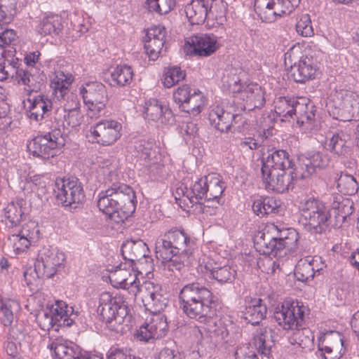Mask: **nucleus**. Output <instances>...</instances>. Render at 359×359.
I'll list each match as a JSON object with an SVG mask.
<instances>
[{
  "label": "nucleus",
  "mask_w": 359,
  "mask_h": 359,
  "mask_svg": "<svg viewBox=\"0 0 359 359\" xmlns=\"http://www.w3.org/2000/svg\"><path fill=\"white\" fill-rule=\"evenodd\" d=\"M24 203L23 200L12 201L4 208L6 224L8 228L16 227L20 224L25 216L23 209Z\"/></svg>",
  "instance_id": "32"
},
{
  "label": "nucleus",
  "mask_w": 359,
  "mask_h": 359,
  "mask_svg": "<svg viewBox=\"0 0 359 359\" xmlns=\"http://www.w3.org/2000/svg\"><path fill=\"white\" fill-rule=\"evenodd\" d=\"M273 229L276 231L279 238L278 244H271V255L274 257H283L286 255L285 249L292 245L297 241V234L294 229H289L284 224H276L271 223V234Z\"/></svg>",
  "instance_id": "16"
},
{
  "label": "nucleus",
  "mask_w": 359,
  "mask_h": 359,
  "mask_svg": "<svg viewBox=\"0 0 359 359\" xmlns=\"http://www.w3.org/2000/svg\"><path fill=\"white\" fill-rule=\"evenodd\" d=\"M255 345L257 346L259 356L255 355L253 358L269 359V348L266 346V336L262 332L255 339Z\"/></svg>",
  "instance_id": "64"
},
{
  "label": "nucleus",
  "mask_w": 359,
  "mask_h": 359,
  "mask_svg": "<svg viewBox=\"0 0 359 359\" xmlns=\"http://www.w3.org/2000/svg\"><path fill=\"white\" fill-rule=\"evenodd\" d=\"M59 100H62V106L55 110L54 119L56 122L59 123L60 121H62L64 112L80 110V102L76 95L69 93L65 95V98Z\"/></svg>",
  "instance_id": "40"
},
{
  "label": "nucleus",
  "mask_w": 359,
  "mask_h": 359,
  "mask_svg": "<svg viewBox=\"0 0 359 359\" xmlns=\"http://www.w3.org/2000/svg\"><path fill=\"white\" fill-rule=\"evenodd\" d=\"M217 37L213 34H200L187 39L184 46L186 55L208 57L218 48Z\"/></svg>",
  "instance_id": "13"
},
{
  "label": "nucleus",
  "mask_w": 359,
  "mask_h": 359,
  "mask_svg": "<svg viewBox=\"0 0 359 359\" xmlns=\"http://www.w3.org/2000/svg\"><path fill=\"white\" fill-rule=\"evenodd\" d=\"M20 309V304L14 299L1 302L0 307V320L4 326L11 325L16 313Z\"/></svg>",
  "instance_id": "41"
},
{
  "label": "nucleus",
  "mask_w": 359,
  "mask_h": 359,
  "mask_svg": "<svg viewBox=\"0 0 359 359\" xmlns=\"http://www.w3.org/2000/svg\"><path fill=\"white\" fill-rule=\"evenodd\" d=\"M290 172L292 180H303L309 177L313 174L312 170L309 169V166H306L304 163V156L298 158L297 165Z\"/></svg>",
  "instance_id": "57"
},
{
  "label": "nucleus",
  "mask_w": 359,
  "mask_h": 359,
  "mask_svg": "<svg viewBox=\"0 0 359 359\" xmlns=\"http://www.w3.org/2000/svg\"><path fill=\"white\" fill-rule=\"evenodd\" d=\"M205 273L209 278L217 280L220 283L231 281L235 276L236 271L229 266H221L217 263H208L205 265Z\"/></svg>",
  "instance_id": "36"
},
{
  "label": "nucleus",
  "mask_w": 359,
  "mask_h": 359,
  "mask_svg": "<svg viewBox=\"0 0 359 359\" xmlns=\"http://www.w3.org/2000/svg\"><path fill=\"white\" fill-rule=\"evenodd\" d=\"M177 193L178 194H182L191 203H201V201L203 199L208 201L205 179L204 181L202 179L196 181L190 189H188L186 187H180L177 189Z\"/></svg>",
  "instance_id": "31"
},
{
  "label": "nucleus",
  "mask_w": 359,
  "mask_h": 359,
  "mask_svg": "<svg viewBox=\"0 0 359 359\" xmlns=\"http://www.w3.org/2000/svg\"><path fill=\"white\" fill-rule=\"evenodd\" d=\"M165 39H147L144 43V48L152 60H156L160 55L165 46Z\"/></svg>",
  "instance_id": "54"
},
{
  "label": "nucleus",
  "mask_w": 359,
  "mask_h": 359,
  "mask_svg": "<svg viewBox=\"0 0 359 359\" xmlns=\"http://www.w3.org/2000/svg\"><path fill=\"white\" fill-rule=\"evenodd\" d=\"M55 197L63 206H72L83 203L85 198L81 183L77 178H64L57 180Z\"/></svg>",
  "instance_id": "9"
},
{
  "label": "nucleus",
  "mask_w": 359,
  "mask_h": 359,
  "mask_svg": "<svg viewBox=\"0 0 359 359\" xmlns=\"http://www.w3.org/2000/svg\"><path fill=\"white\" fill-rule=\"evenodd\" d=\"M185 77V73L178 67L168 69L163 75V85L166 88H171Z\"/></svg>",
  "instance_id": "53"
},
{
  "label": "nucleus",
  "mask_w": 359,
  "mask_h": 359,
  "mask_svg": "<svg viewBox=\"0 0 359 359\" xmlns=\"http://www.w3.org/2000/svg\"><path fill=\"white\" fill-rule=\"evenodd\" d=\"M13 51L9 50L7 51H1L0 53V62H2V65L4 67V72L7 78H15L18 74L21 68L18 66V59L12 57L11 59L8 58L10 53Z\"/></svg>",
  "instance_id": "48"
},
{
  "label": "nucleus",
  "mask_w": 359,
  "mask_h": 359,
  "mask_svg": "<svg viewBox=\"0 0 359 359\" xmlns=\"http://www.w3.org/2000/svg\"><path fill=\"white\" fill-rule=\"evenodd\" d=\"M302 212L299 223L311 234H323L329 230L330 212L325 204L316 198H309L301 203Z\"/></svg>",
  "instance_id": "4"
},
{
  "label": "nucleus",
  "mask_w": 359,
  "mask_h": 359,
  "mask_svg": "<svg viewBox=\"0 0 359 359\" xmlns=\"http://www.w3.org/2000/svg\"><path fill=\"white\" fill-rule=\"evenodd\" d=\"M65 260L63 252L44 249L34 264V273L39 279L52 278L57 272V267L62 265Z\"/></svg>",
  "instance_id": "12"
},
{
  "label": "nucleus",
  "mask_w": 359,
  "mask_h": 359,
  "mask_svg": "<svg viewBox=\"0 0 359 359\" xmlns=\"http://www.w3.org/2000/svg\"><path fill=\"white\" fill-rule=\"evenodd\" d=\"M178 251L172 248L170 241L165 238L164 235L163 238L158 239L156 243V256L158 259L163 262L169 260L174 255H177Z\"/></svg>",
  "instance_id": "45"
},
{
  "label": "nucleus",
  "mask_w": 359,
  "mask_h": 359,
  "mask_svg": "<svg viewBox=\"0 0 359 359\" xmlns=\"http://www.w3.org/2000/svg\"><path fill=\"white\" fill-rule=\"evenodd\" d=\"M97 311L106 324L114 323V327L122 324L128 313V304L125 295L121 293L113 295L109 292H102L99 297Z\"/></svg>",
  "instance_id": "5"
},
{
  "label": "nucleus",
  "mask_w": 359,
  "mask_h": 359,
  "mask_svg": "<svg viewBox=\"0 0 359 359\" xmlns=\"http://www.w3.org/2000/svg\"><path fill=\"white\" fill-rule=\"evenodd\" d=\"M208 119L212 127L222 133H224L230 130L233 122L237 123L241 121V116L238 114H233L217 106L209 112Z\"/></svg>",
  "instance_id": "19"
},
{
  "label": "nucleus",
  "mask_w": 359,
  "mask_h": 359,
  "mask_svg": "<svg viewBox=\"0 0 359 359\" xmlns=\"http://www.w3.org/2000/svg\"><path fill=\"white\" fill-rule=\"evenodd\" d=\"M293 99L286 97H276L273 100L274 113L281 121L291 117Z\"/></svg>",
  "instance_id": "44"
},
{
  "label": "nucleus",
  "mask_w": 359,
  "mask_h": 359,
  "mask_svg": "<svg viewBox=\"0 0 359 359\" xmlns=\"http://www.w3.org/2000/svg\"><path fill=\"white\" fill-rule=\"evenodd\" d=\"M207 25L215 26L226 22L227 4L223 0H208Z\"/></svg>",
  "instance_id": "25"
},
{
  "label": "nucleus",
  "mask_w": 359,
  "mask_h": 359,
  "mask_svg": "<svg viewBox=\"0 0 359 359\" xmlns=\"http://www.w3.org/2000/svg\"><path fill=\"white\" fill-rule=\"evenodd\" d=\"M333 103L337 118L343 121L359 120V95L341 90L334 95Z\"/></svg>",
  "instance_id": "10"
},
{
  "label": "nucleus",
  "mask_w": 359,
  "mask_h": 359,
  "mask_svg": "<svg viewBox=\"0 0 359 359\" xmlns=\"http://www.w3.org/2000/svg\"><path fill=\"white\" fill-rule=\"evenodd\" d=\"M165 238L170 241L172 248L178 251V254L192 255L194 243L190 241L187 234L181 230H170L165 233Z\"/></svg>",
  "instance_id": "24"
},
{
  "label": "nucleus",
  "mask_w": 359,
  "mask_h": 359,
  "mask_svg": "<svg viewBox=\"0 0 359 359\" xmlns=\"http://www.w3.org/2000/svg\"><path fill=\"white\" fill-rule=\"evenodd\" d=\"M84 102L88 105V116L93 117L99 114L107 102V89L104 85L98 82L86 83L80 88Z\"/></svg>",
  "instance_id": "11"
},
{
  "label": "nucleus",
  "mask_w": 359,
  "mask_h": 359,
  "mask_svg": "<svg viewBox=\"0 0 359 359\" xmlns=\"http://www.w3.org/2000/svg\"><path fill=\"white\" fill-rule=\"evenodd\" d=\"M48 311L54 315L57 327H70L78 317V313H74L73 307L68 306L62 301H56L55 304Z\"/></svg>",
  "instance_id": "22"
},
{
  "label": "nucleus",
  "mask_w": 359,
  "mask_h": 359,
  "mask_svg": "<svg viewBox=\"0 0 359 359\" xmlns=\"http://www.w3.org/2000/svg\"><path fill=\"white\" fill-rule=\"evenodd\" d=\"M296 30L302 36L308 37L313 35V29L311 25V20L309 15L306 14L302 16L296 24Z\"/></svg>",
  "instance_id": "61"
},
{
  "label": "nucleus",
  "mask_w": 359,
  "mask_h": 359,
  "mask_svg": "<svg viewBox=\"0 0 359 359\" xmlns=\"http://www.w3.org/2000/svg\"><path fill=\"white\" fill-rule=\"evenodd\" d=\"M97 207L104 214L116 222V216L123 220L130 216L136 208V196L133 189L125 184L114 183L99 194Z\"/></svg>",
  "instance_id": "2"
},
{
  "label": "nucleus",
  "mask_w": 359,
  "mask_h": 359,
  "mask_svg": "<svg viewBox=\"0 0 359 359\" xmlns=\"http://www.w3.org/2000/svg\"><path fill=\"white\" fill-rule=\"evenodd\" d=\"M133 76L132 68L128 65H118L111 72V86H126Z\"/></svg>",
  "instance_id": "38"
},
{
  "label": "nucleus",
  "mask_w": 359,
  "mask_h": 359,
  "mask_svg": "<svg viewBox=\"0 0 359 359\" xmlns=\"http://www.w3.org/2000/svg\"><path fill=\"white\" fill-rule=\"evenodd\" d=\"M304 163L306 167L309 166V169L314 173L316 168H324L328 165L329 158L318 151L310 154L308 157L304 156Z\"/></svg>",
  "instance_id": "50"
},
{
  "label": "nucleus",
  "mask_w": 359,
  "mask_h": 359,
  "mask_svg": "<svg viewBox=\"0 0 359 359\" xmlns=\"http://www.w3.org/2000/svg\"><path fill=\"white\" fill-rule=\"evenodd\" d=\"M205 97L199 90H194L188 98L185 104H183L182 111L193 116L198 115L201 112L202 109L205 106Z\"/></svg>",
  "instance_id": "42"
},
{
  "label": "nucleus",
  "mask_w": 359,
  "mask_h": 359,
  "mask_svg": "<svg viewBox=\"0 0 359 359\" xmlns=\"http://www.w3.org/2000/svg\"><path fill=\"white\" fill-rule=\"evenodd\" d=\"M205 185L208 201L217 200L224 190V182L217 174L212 173L205 176Z\"/></svg>",
  "instance_id": "39"
},
{
  "label": "nucleus",
  "mask_w": 359,
  "mask_h": 359,
  "mask_svg": "<svg viewBox=\"0 0 359 359\" xmlns=\"http://www.w3.org/2000/svg\"><path fill=\"white\" fill-rule=\"evenodd\" d=\"M65 144V140L60 129L54 128L34 137L29 149L34 156L49 158L56 156Z\"/></svg>",
  "instance_id": "6"
},
{
  "label": "nucleus",
  "mask_w": 359,
  "mask_h": 359,
  "mask_svg": "<svg viewBox=\"0 0 359 359\" xmlns=\"http://www.w3.org/2000/svg\"><path fill=\"white\" fill-rule=\"evenodd\" d=\"M82 117L80 110L64 112L62 121H60L58 123H61L64 128H75L81 123Z\"/></svg>",
  "instance_id": "56"
},
{
  "label": "nucleus",
  "mask_w": 359,
  "mask_h": 359,
  "mask_svg": "<svg viewBox=\"0 0 359 359\" xmlns=\"http://www.w3.org/2000/svg\"><path fill=\"white\" fill-rule=\"evenodd\" d=\"M149 11H155L161 15L167 14L175 6V0H147Z\"/></svg>",
  "instance_id": "52"
},
{
  "label": "nucleus",
  "mask_w": 359,
  "mask_h": 359,
  "mask_svg": "<svg viewBox=\"0 0 359 359\" xmlns=\"http://www.w3.org/2000/svg\"><path fill=\"white\" fill-rule=\"evenodd\" d=\"M238 77H233L228 81L229 87L233 93H240L243 100L246 98L247 102L252 101L261 95V87L257 83H249L245 87L240 83Z\"/></svg>",
  "instance_id": "27"
},
{
  "label": "nucleus",
  "mask_w": 359,
  "mask_h": 359,
  "mask_svg": "<svg viewBox=\"0 0 359 359\" xmlns=\"http://www.w3.org/2000/svg\"><path fill=\"white\" fill-rule=\"evenodd\" d=\"M309 333V330L307 329L294 327L292 334L288 337L289 343L292 345H297L301 348H305L311 341Z\"/></svg>",
  "instance_id": "51"
},
{
  "label": "nucleus",
  "mask_w": 359,
  "mask_h": 359,
  "mask_svg": "<svg viewBox=\"0 0 359 359\" xmlns=\"http://www.w3.org/2000/svg\"><path fill=\"white\" fill-rule=\"evenodd\" d=\"M25 238H27L30 244L38 239L39 229L36 222L34 221H29L25 223L21 229L18 231Z\"/></svg>",
  "instance_id": "60"
},
{
  "label": "nucleus",
  "mask_w": 359,
  "mask_h": 359,
  "mask_svg": "<svg viewBox=\"0 0 359 359\" xmlns=\"http://www.w3.org/2000/svg\"><path fill=\"white\" fill-rule=\"evenodd\" d=\"M121 124L114 120L98 122L91 131L95 141L102 145H111L120 137Z\"/></svg>",
  "instance_id": "14"
},
{
  "label": "nucleus",
  "mask_w": 359,
  "mask_h": 359,
  "mask_svg": "<svg viewBox=\"0 0 359 359\" xmlns=\"http://www.w3.org/2000/svg\"><path fill=\"white\" fill-rule=\"evenodd\" d=\"M120 264L114 271H111L109 276V280L115 287H121L123 289L137 291V288L140 286L139 282L136 281V278L131 274L130 271L126 269L121 268Z\"/></svg>",
  "instance_id": "21"
},
{
  "label": "nucleus",
  "mask_w": 359,
  "mask_h": 359,
  "mask_svg": "<svg viewBox=\"0 0 359 359\" xmlns=\"http://www.w3.org/2000/svg\"><path fill=\"white\" fill-rule=\"evenodd\" d=\"M191 255H187V256L184 257V255L178 254L177 255H174L170 259L165 260V262H163L167 264V267L170 271H180L185 265H188L191 263Z\"/></svg>",
  "instance_id": "58"
},
{
  "label": "nucleus",
  "mask_w": 359,
  "mask_h": 359,
  "mask_svg": "<svg viewBox=\"0 0 359 359\" xmlns=\"http://www.w3.org/2000/svg\"><path fill=\"white\" fill-rule=\"evenodd\" d=\"M267 308L261 299H251L243 311L244 318L252 325L258 324L266 315Z\"/></svg>",
  "instance_id": "35"
},
{
  "label": "nucleus",
  "mask_w": 359,
  "mask_h": 359,
  "mask_svg": "<svg viewBox=\"0 0 359 359\" xmlns=\"http://www.w3.org/2000/svg\"><path fill=\"white\" fill-rule=\"evenodd\" d=\"M133 293L135 297H140L145 309L153 314L163 311L168 303V299L162 293L161 287L150 281L144 282L137 288V291L133 290Z\"/></svg>",
  "instance_id": "8"
},
{
  "label": "nucleus",
  "mask_w": 359,
  "mask_h": 359,
  "mask_svg": "<svg viewBox=\"0 0 359 359\" xmlns=\"http://www.w3.org/2000/svg\"><path fill=\"white\" fill-rule=\"evenodd\" d=\"M337 187L339 192L348 196L354 195L358 189L355 179L348 174H341L337 181Z\"/></svg>",
  "instance_id": "46"
},
{
  "label": "nucleus",
  "mask_w": 359,
  "mask_h": 359,
  "mask_svg": "<svg viewBox=\"0 0 359 359\" xmlns=\"http://www.w3.org/2000/svg\"><path fill=\"white\" fill-rule=\"evenodd\" d=\"M121 251L123 259L132 266L135 262L146 257L148 247L142 240L127 241L122 245Z\"/></svg>",
  "instance_id": "20"
},
{
  "label": "nucleus",
  "mask_w": 359,
  "mask_h": 359,
  "mask_svg": "<svg viewBox=\"0 0 359 359\" xmlns=\"http://www.w3.org/2000/svg\"><path fill=\"white\" fill-rule=\"evenodd\" d=\"M61 18L58 15L44 18L37 27V32L41 36L58 34L62 29Z\"/></svg>",
  "instance_id": "37"
},
{
  "label": "nucleus",
  "mask_w": 359,
  "mask_h": 359,
  "mask_svg": "<svg viewBox=\"0 0 359 359\" xmlns=\"http://www.w3.org/2000/svg\"><path fill=\"white\" fill-rule=\"evenodd\" d=\"M353 203L349 198H342L341 201H334L333 210H336L345 218H348L353 212Z\"/></svg>",
  "instance_id": "62"
},
{
  "label": "nucleus",
  "mask_w": 359,
  "mask_h": 359,
  "mask_svg": "<svg viewBox=\"0 0 359 359\" xmlns=\"http://www.w3.org/2000/svg\"><path fill=\"white\" fill-rule=\"evenodd\" d=\"M314 108L313 105L306 103L304 99H301V101L293 99L290 118H295L299 126H306L308 130H315L317 125Z\"/></svg>",
  "instance_id": "18"
},
{
  "label": "nucleus",
  "mask_w": 359,
  "mask_h": 359,
  "mask_svg": "<svg viewBox=\"0 0 359 359\" xmlns=\"http://www.w3.org/2000/svg\"><path fill=\"white\" fill-rule=\"evenodd\" d=\"M320 257H308L300 259L295 268L294 276L299 281L307 282L313 280L315 273L322 270V268L315 269V262H319Z\"/></svg>",
  "instance_id": "28"
},
{
  "label": "nucleus",
  "mask_w": 359,
  "mask_h": 359,
  "mask_svg": "<svg viewBox=\"0 0 359 359\" xmlns=\"http://www.w3.org/2000/svg\"><path fill=\"white\" fill-rule=\"evenodd\" d=\"M134 149L137 156L149 165L158 163L161 155L154 141L138 140L135 142Z\"/></svg>",
  "instance_id": "23"
},
{
  "label": "nucleus",
  "mask_w": 359,
  "mask_h": 359,
  "mask_svg": "<svg viewBox=\"0 0 359 359\" xmlns=\"http://www.w3.org/2000/svg\"><path fill=\"white\" fill-rule=\"evenodd\" d=\"M306 307L297 301H285L280 307H277L273 318L284 330H294V327H302Z\"/></svg>",
  "instance_id": "7"
},
{
  "label": "nucleus",
  "mask_w": 359,
  "mask_h": 359,
  "mask_svg": "<svg viewBox=\"0 0 359 359\" xmlns=\"http://www.w3.org/2000/svg\"><path fill=\"white\" fill-rule=\"evenodd\" d=\"M29 241L20 233H11L4 244V248L8 251L12 250L15 254H19L26 250L30 245Z\"/></svg>",
  "instance_id": "43"
},
{
  "label": "nucleus",
  "mask_w": 359,
  "mask_h": 359,
  "mask_svg": "<svg viewBox=\"0 0 359 359\" xmlns=\"http://www.w3.org/2000/svg\"><path fill=\"white\" fill-rule=\"evenodd\" d=\"M208 0H192L184 8L189 21L193 25H200L207 21Z\"/></svg>",
  "instance_id": "26"
},
{
  "label": "nucleus",
  "mask_w": 359,
  "mask_h": 359,
  "mask_svg": "<svg viewBox=\"0 0 359 359\" xmlns=\"http://www.w3.org/2000/svg\"><path fill=\"white\" fill-rule=\"evenodd\" d=\"M168 330L167 318L164 315L154 314L149 323L140 326L137 337L144 341L151 339H159L164 337Z\"/></svg>",
  "instance_id": "15"
},
{
  "label": "nucleus",
  "mask_w": 359,
  "mask_h": 359,
  "mask_svg": "<svg viewBox=\"0 0 359 359\" xmlns=\"http://www.w3.org/2000/svg\"><path fill=\"white\" fill-rule=\"evenodd\" d=\"M327 346L330 348H344V340L341 334L337 331L329 332L323 336L318 344V350H326Z\"/></svg>",
  "instance_id": "47"
},
{
  "label": "nucleus",
  "mask_w": 359,
  "mask_h": 359,
  "mask_svg": "<svg viewBox=\"0 0 359 359\" xmlns=\"http://www.w3.org/2000/svg\"><path fill=\"white\" fill-rule=\"evenodd\" d=\"M36 322L39 327L43 330H50L54 326H57L54 315L47 310H43L36 316Z\"/></svg>",
  "instance_id": "59"
},
{
  "label": "nucleus",
  "mask_w": 359,
  "mask_h": 359,
  "mask_svg": "<svg viewBox=\"0 0 359 359\" xmlns=\"http://www.w3.org/2000/svg\"><path fill=\"white\" fill-rule=\"evenodd\" d=\"M49 347L54 352V359H100L98 356L83 352L79 346L72 342L57 339Z\"/></svg>",
  "instance_id": "17"
},
{
  "label": "nucleus",
  "mask_w": 359,
  "mask_h": 359,
  "mask_svg": "<svg viewBox=\"0 0 359 359\" xmlns=\"http://www.w3.org/2000/svg\"><path fill=\"white\" fill-rule=\"evenodd\" d=\"M350 135L347 133L339 130L334 133L327 144L328 149L339 156H345L350 154L351 149L347 145L350 140Z\"/></svg>",
  "instance_id": "33"
},
{
  "label": "nucleus",
  "mask_w": 359,
  "mask_h": 359,
  "mask_svg": "<svg viewBox=\"0 0 359 359\" xmlns=\"http://www.w3.org/2000/svg\"><path fill=\"white\" fill-rule=\"evenodd\" d=\"M310 49L302 55L299 45H294L284 54L285 64L290 63L291 77L297 83H304L314 78L317 70V59L322 54L318 50L312 54Z\"/></svg>",
  "instance_id": "3"
},
{
  "label": "nucleus",
  "mask_w": 359,
  "mask_h": 359,
  "mask_svg": "<svg viewBox=\"0 0 359 359\" xmlns=\"http://www.w3.org/2000/svg\"><path fill=\"white\" fill-rule=\"evenodd\" d=\"M144 113L149 119L154 121L160 120L162 123L171 116V111L156 99H151L145 103Z\"/></svg>",
  "instance_id": "34"
},
{
  "label": "nucleus",
  "mask_w": 359,
  "mask_h": 359,
  "mask_svg": "<svg viewBox=\"0 0 359 359\" xmlns=\"http://www.w3.org/2000/svg\"><path fill=\"white\" fill-rule=\"evenodd\" d=\"M271 163L272 167L292 168L288 154L283 149L276 150L271 154Z\"/></svg>",
  "instance_id": "55"
},
{
  "label": "nucleus",
  "mask_w": 359,
  "mask_h": 359,
  "mask_svg": "<svg viewBox=\"0 0 359 359\" xmlns=\"http://www.w3.org/2000/svg\"><path fill=\"white\" fill-rule=\"evenodd\" d=\"M191 94V88L188 85H183L178 87L173 93V98L176 103L179 104L180 109L182 108L183 104L186 103L188 98Z\"/></svg>",
  "instance_id": "63"
},
{
  "label": "nucleus",
  "mask_w": 359,
  "mask_h": 359,
  "mask_svg": "<svg viewBox=\"0 0 359 359\" xmlns=\"http://www.w3.org/2000/svg\"><path fill=\"white\" fill-rule=\"evenodd\" d=\"M17 0H0V24L11 22L17 13Z\"/></svg>",
  "instance_id": "49"
},
{
  "label": "nucleus",
  "mask_w": 359,
  "mask_h": 359,
  "mask_svg": "<svg viewBox=\"0 0 359 359\" xmlns=\"http://www.w3.org/2000/svg\"><path fill=\"white\" fill-rule=\"evenodd\" d=\"M73 81L74 77L72 74H65L62 71L55 72L50 83V87L53 88V95L57 100L65 98V95L70 93L69 88Z\"/></svg>",
  "instance_id": "29"
},
{
  "label": "nucleus",
  "mask_w": 359,
  "mask_h": 359,
  "mask_svg": "<svg viewBox=\"0 0 359 359\" xmlns=\"http://www.w3.org/2000/svg\"><path fill=\"white\" fill-rule=\"evenodd\" d=\"M53 104L50 99L43 95L34 98L29 109V118L35 121L42 120L53 109Z\"/></svg>",
  "instance_id": "30"
},
{
  "label": "nucleus",
  "mask_w": 359,
  "mask_h": 359,
  "mask_svg": "<svg viewBox=\"0 0 359 359\" xmlns=\"http://www.w3.org/2000/svg\"><path fill=\"white\" fill-rule=\"evenodd\" d=\"M179 299L182 311L190 318L205 322L215 313V297L200 283L184 285L180 292Z\"/></svg>",
  "instance_id": "1"
}]
</instances>
